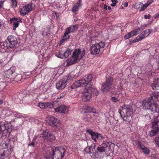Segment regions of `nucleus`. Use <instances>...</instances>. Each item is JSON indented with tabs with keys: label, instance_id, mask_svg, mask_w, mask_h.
<instances>
[{
	"label": "nucleus",
	"instance_id": "1",
	"mask_svg": "<svg viewBox=\"0 0 159 159\" xmlns=\"http://www.w3.org/2000/svg\"><path fill=\"white\" fill-rule=\"evenodd\" d=\"M92 78L91 75H86L83 79L75 82L71 86L73 89L80 86L85 87L82 92V100L84 102L89 101L91 97L92 92L93 90L91 83Z\"/></svg>",
	"mask_w": 159,
	"mask_h": 159
},
{
	"label": "nucleus",
	"instance_id": "2",
	"mask_svg": "<svg viewBox=\"0 0 159 159\" xmlns=\"http://www.w3.org/2000/svg\"><path fill=\"white\" fill-rule=\"evenodd\" d=\"M66 150L62 148L52 147L47 152V158L50 159H61L64 156Z\"/></svg>",
	"mask_w": 159,
	"mask_h": 159
},
{
	"label": "nucleus",
	"instance_id": "3",
	"mask_svg": "<svg viewBox=\"0 0 159 159\" xmlns=\"http://www.w3.org/2000/svg\"><path fill=\"white\" fill-rule=\"evenodd\" d=\"M119 112L123 120L128 122L131 119L134 113L133 109L129 105H123L120 108Z\"/></svg>",
	"mask_w": 159,
	"mask_h": 159
},
{
	"label": "nucleus",
	"instance_id": "4",
	"mask_svg": "<svg viewBox=\"0 0 159 159\" xmlns=\"http://www.w3.org/2000/svg\"><path fill=\"white\" fill-rule=\"evenodd\" d=\"M85 51L84 49H75L73 52L71 57L68 59V65H71L79 62L84 56Z\"/></svg>",
	"mask_w": 159,
	"mask_h": 159
},
{
	"label": "nucleus",
	"instance_id": "5",
	"mask_svg": "<svg viewBox=\"0 0 159 159\" xmlns=\"http://www.w3.org/2000/svg\"><path fill=\"white\" fill-rule=\"evenodd\" d=\"M142 107L144 109H149L154 112H159L158 104L155 102H153L149 98L147 100L143 101Z\"/></svg>",
	"mask_w": 159,
	"mask_h": 159
},
{
	"label": "nucleus",
	"instance_id": "6",
	"mask_svg": "<svg viewBox=\"0 0 159 159\" xmlns=\"http://www.w3.org/2000/svg\"><path fill=\"white\" fill-rule=\"evenodd\" d=\"M105 46L103 42H100L99 43L94 44L92 45L90 48L91 54L93 55L102 53Z\"/></svg>",
	"mask_w": 159,
	"mask_h": 159
},
{
	"label": "nucleus",
	"instance_id": "7",
	"mask_svg": "<svg viewBox=\"0 0 159 159\" xmlns=\"http://www.w3.org/2000/svg\"><path fill=\"white\" fill-rule=\"evenodd\" d=\"M42 139L44 140L52 142L55 139V137L53 134L51 132L46 130L43 131V132L39 135L38 139L39 141L42 142Z\"/></svg>",
	"mask_w": 159,
	"mask_h": 159
},
{
	"label": "nucleus",
	"instance_id": "8",
	"mask_svg": "<svg viewBox=\"0 0 159 159\" xmlns=\"http://www.w3.org/2000/svg\"><path fill=\"white\" fill-rule=\"evenodd\" d=\"M46 121L50 125L54 128L59 129L61 127L60 121L53 116H48L46 118Z\"/></svg>",
	"mask_w": 159,
	"mask_h": 159
},
{
	"label": "nucleus",
	"instance_id": "9",
	"mask_svg": "<svg viewBox=\"0 0 159 159\" xmlns=\"http://www.w3.org/2000/svg\"><path fill=\"white\" fill-rule=\"evenodd\" d=\"M11 131V129L9 127L7 124L0 122V137L2 136H6L9 134Z\"/></svg>",
	"mask_w": 159,
	"mask_h": 159
},
{
	"label": "nucleus",
	"instance_id": "10",
	"mask_svg": "<svg viewBox=\"0 0 159 159\" xmlns=\"http://www.w3.org/2000/svg\"><path fill=\"white\" fill-rule=\"evenodd\" d=\"M35 7V5L33 3L29 4L22 7L20 9V15L23 16L28 14L29 12L34 9Z\"/></svg>",
	"mask_w": 159,
	"mask_h": 159
},
{
	"label": "nucleus",
	"instance_id": "11",
	"mask_svg": "<svg viewBox=\"0 0 159 159\" xmlns=\"http://www.w3.org/2000/svg\"><path fill=\"white\" fill-rule=\"evenodd\" d=\"M112 84V80L111 78H109L103 84L101 87L102 91L104 92H107L111 88Z\"/></svg>",
	"mask_w": 159,
	"mask_h": 159
},
{
	"label": "nucleus",
	"instance_id": "12",
	"mask_svg": "<svg viewBox=\"0 0 159 159\" xmlns=\"http://www.w3.org/2000/svg\"><path fill=\"white\" fill-rule=\"evenodd\" d=\"M151 32L152 31L150 29L145 30L137 37L136 39L133 40V42L135 43L142 40L145 37H147L151 33Z\"/></svg>",
	"mask_w": 159,
	"mask_h": 159
},
{
	"label": "nucleus",
	"instance_id": "13",
	"mask_svg": "<svg viewBox=\"0 0 159 159\" xmlns=\"http://www.w3.org/2000/svg\"><path fill=\"white\" fill-rule=\"evenodd\" d=\"M7 45L10 48H14L17 44V38L13 35L9 36L7 38Z\"/></svg>",
	"mask_w": 159,
	"mask_h": 159
},
{
	"label": "nucleus",
	"instance_id": "14",
	"mask_svg": "<svg viewBox=\"0 0 159 159\" xmlns=\"http://www.w3.org/2000/svg\"><path fill=\"white\" fill-rule=\"evenodd\" d=\"M77 25H73L67 28L63 36V38L62 40H66L68 39L69 38V36L68 35V34L71 32L74 31L75 29H77L78 28Z\"/></svg>",
	"mask_w": 159,
	"mask_h": 159
},
{
	"label": "nucleus",
	"instance_id": "15",
	"mask_svg": "<svg viewBox=\"0 0 159 159\" xmlns=\"http://www.w3.org/2000/svg\"><path fill=\"white\" fill-rule=\"evenodd\" d=\"M143 30V29L142 27L138 28L125 35L124 36V38L127 39L131 37L136 35L142 31Z\"/></svg>",
	"mask_w": 159,
	"mask_h": 159
},
{
	"label": "nucleus",
	"instance_id": "16",
	"mask_svg": "<svg viewBox=\"0 0 159 159\" xmlns=\"http://www.w3.org/2000/svg\"><path fill=\"white\" fill-rule=\"evenodd\" d=\"M136 145L140 148L145 154L148 155L150 152V150L142 143L140 141L137 140L135 141Z\"/></svg>",
	"mask_w": 159,
	"mask_h": 159
},
{
	"label": "nucleus",
	"instance_id": "17",
	"mask_svg": "<svg viewBox=\"0 0 159 159\" xmlns=\"http://www.w3.org/2000/svg\"><path fill=\"white\" fill-rule=\"evenodd\" d=\"M66 85V80L63 78L56 84V88L58 90H61L64 89Z\"/></svg>",
	"mask_w": 159,
	"mask_h": 159
},
{
	"label": "nucleus",
	"instance_id": "18",
	"mask_svg": "<svg viewBox=\"0 0 159 159\" xmlns=\"http://www.w3.org/2000/svg\"><path fill=\"white\" fill-rule=\"evenodd\" d=\"M10 23L13 24V30H15L16 28L18 27L19 25V22H21V19L19 18H13L10 19Z\"/></svg>",
	"mask_w": 159,
	"mask_h": 159
},
{
	"label": "nucleus",
	"instance_id": "19",
	"mask_svg": "<svg viewBox=\"0 0 159 159\" xmlns=\"http://www.w3.org/2000/svg\"><path fill=\"white\" fill-rule=\"evenodd\" d=\"M55 111L60 113H66L69 110V107L65 106H60L54 108Z\"/></svg>",
	"mask_w": 159,
	"mask_h": 159
},
{
	"label": "nucleus",
	"instance_id": "20",
	"mask_svg": "<svg viewBox=\"0 0 159 159\" xmlns=\"http://www.w3.org/2000/svg\"><path fill=\"white\" fill-rule=\"evenodd\" d=\"M108 143H104L100 145L97 149L98 152L100 153L105 154V151L107 148L108 147Z\"/></svg>",
	"mask_w": 159,
	"mask_h": 159
},
{
	"label": "nucleus",
	"instance_id": "21",
	"mask_svg": "<svg viewBox=\"0 0 159 159\" xmlns=\"http://www.w3.org/2000/svg\"><path fill=\"white\" fill-rule=\"evenodd\" d=\"M153 129L158 130L159 129V115L156 117L152 123Z\"/></svg>",
	"mask_w": 159,
	"mask_h": 159
},
{
	"label": "nucleus",
	"instance_id": "22",
	"mask_svg": "<svg viewBox=\"0 0 159 159\" xmlns=\"http://www.w3.org/2000/svg\"><path fill=\"white\" fill-rule=\"evenodd\" d=\"M159 96V93L158 92H155L152 93L151 96L149 98L153 102H155L158 98Z\"/></svg>",
	"mask_w": 159,
	"mask_h": 159
},
{
	"label": "nucleus",
	"instance_id": "23",
	"mask_svg": "<svg viewBox=\"0 0 159 159\" xmlns=\"http://www.w3.org/2000/svg\"><path fill=\"white\" fill-rule=\"evenodd\" d=\"M7 43L6 42H2L0 44V51L2 52H5L8 48Z\"/></svg>",
	"mask_w": 159,
	"mask_h": 159
},
{
	"label": "nucleus",
	"instance_id": "24",
	"mask_svg": "<svg viewBox=\"0 0 159 159\" xmlns=\"http://www.w3.org/2000/svg\"><path fill=\"white\" fill-rule=\"evenodd\" d=\"M15 72V69L14 67H11V68L6 71L5 72V75L7 78H8L12 73Z\"/></svg>",
	"mask_w": 159,
	"mask_h": 159
},
{
	"label": "nucleus",
	"instance_id": "25",
	"mask_svg": "<svg viewBox=\"0 0 159 159\" xmlns=\"http://www.w3.org/2000/svg\"><path fill=\"white\" fill-rule=\"evenodd\" d=\"M95 151V149L92 147H86L84 149V153H92L94 152V151Z\"/></svg>",
	"mask_w": 159,
	"mask_h": 159
},
{
	"label": "nucleus",
	"instance_id": "26",
	"mask_svg": "<svg viewBox=\"0 0 159 159\" xmlns=\"http://www.w3.org/2000/svg\"><path fill=\"white\" fill-rule=\"evenodd\" d=\"M151 87L153 89H158L159 87V80L155 81L152 84Z\"/></svg>",
	"mask_w": 159,
	"mask_h": 159
},
{
	"label": "nucleus",
	"instance_id": "27",
	"mask_svg": "<svg viewBox=\"0 0 159 159\" xmlns=\"http://www.w3.org/2000/svg\"><path fill=\"white\" fill-rule=\"evenodd\" d=\"M152 2V0H149L144 5H143V6L141 7L140 11H143Z\"/></svg>",
	"mask_w": 159,
	"mask_h": 159
},
{
	"label": "nucleus",
	"instance_id": "28",
	"mask_svg": "<svg viewBox=\"0 0 159 159\" xmlns=\"http://www.w3.org/2000/svg\"><path fill=\"white\" fill-rule=\"evenodd\" d=\"M81 5L82 4L80 2H78L77 4L74 5L72 7V11L75 12L78 11Z\"/></svg>",
	"mask_w": 159,
	"mask_h": 159
},
{
	"label": "nucleus",
	"instance_id": "29",
	"mask_svg": "<svg viewBox=\"0 0 159 159\" xmlns=\"http://www.w3.org/2000/svg\"><path fill=\"white\" fill-rule=\"evenodd\" d=\"M10 118L11 119H12V118L15 117H20V116L18 115V114L16 112H12H12L11 113V114L10 116ZM13 120V119H11V120L10 121V122H11Z\"/></svg>",
	"mask_w": 159,
	"mask_h": 159
},
{
	"label": "nucleus",
	"instance_id": "30",
	"mask_svg": "<svg viewBox=\"0 0 159 159\" xmlns=\"http://www.w3.org/2000/svg\"><path fill=\"white\" fill-rule=\"evenodd\" d=\"M72 50L69 49H67L66 51H65L63 54L64 58H67L70 54Z\"/></svg>",
	"mask_w": 159,
	"mask_h": 159
},
{
	"label": "nucleus",
	"instance_id": "31",
	"mask_svg": "<svg viewBox=\"0 0 159 159\" xmlns=\"http://www.w3.org/2000/svg\"><path fill=\"white\" fill-rule=\"evenodd\" d=\"M96 109L89 107H88L86 108V111L89 112L94 113L96 112Z\"/></svg>",
	"mask_w": 159,
	"mask_h": 159
},
{
	"label": "nucleus",
	"instance_id": "32",
	"mask_svg": "<svg viewBox=\"0 0 159 159\" xmlns=\"http://www.w3.org/2000/svg\"><path fill=\"white\" fill-rule=\"evenodd\" d=\"M6 86V84L4 82L0 83V91H2Z\"/></svg>",
	"mask_w": 159,
	"mask_h": 159
},
{
	"label": "nucleus",
	"instance_id": "33",
	"mask_svg": "<svg viewBox=\"0 0 159 159\" xmlns=\"http://www.w3.org/2000/svg\"><path fill=\"white\" fill-rule=\"evenodd\" d=\"M49 34V30L48 29H45L43 31L42 35L43 36H46L48 35Z\"/></svg>",
	"mask_w": 159,
	"mask_h": 159
},
{
	"label": "nucleus",
	"instance_id": "34",
	"mask_svg": "<svg viewBox=\"0 0 159 159\" xmlns=\"http://www.w3.org/2000/svg\"><path fill=\"white\" fill-rule=\"evenodd\" d=\"M158 130H156V129H153V130H151L150 132V135L151 136H154V135H155L157 131H158Z\"/></svg>",
	"mask_w": 159,
	"mask_h": 159
},
{
	"label": "nucleus",
	"instance_id": "35",
	"mask_svg": "<svg viewBox=\"0 0 159 159\" xmlns=\"http://www.w3.org/2000/svg\"><path fill=\"white\" fill-rule=\"evenodd\" d=\"M45 103H40L39 104L38 106L42 109H46Z\"/></svg>",
	"mask_w": 159,
	"mask_h": 159
},
{
	"label": "nucleus",
	"instance_id": "36",
	"mask_svg": "<svg viewBox=\"0 0 159 159\" xmlns=\"http://www.w3.org/2000/svg\"><path fill=\"white\" fill-rule=\"evenodd\" d=\"M46 108H52L53 107V104L50 102H45Z\"/></svg>",
	"mask_w": 159,
	"mask_h": 159
},
{
	"label": "nucleus",
	"instance_id": "37",
	"mask_svg": "<svg viewBox=\"0 0 159 159\" xmlns=\"http://www.w3.org/2000/svg\"><path fill=\"white\" fill-rule=\"evenodd\" d=\"M12 5L13 7H16L17 5V1L16 0H11Z\"/></svg>",
	"mask_w": 159,
	"mask_h": 159
},
{
	"label": "nucleus",
	"instance_id": "38",
	"mask_svg": "<svg viewBox=\"0 0 159 159\" xmlns=\"http://www.w3.org/2000/svg\"><path fill=\"white\" fill-rule=\"evenodd\" d=\"M97 133H95V132L91 135L93 139L95 141H96L97 139Z\"/></svg>",
	"mask_w": 159,
	"mask_h": 159
},
{
	"label": "nucleus",
	"instance_id": "39",
	"mask_svg": "<svg viewBox=\"0 0 159 159\" xmlns=\"http://www.w3.org/2000/svg\"><path fill=\"white\" fill-rule=\"evenodd\" d=\"M12 111L10 109H8L6 111V113L5 114L6 116H10Z\"/></svg>",
	"mask_w": 159,
	"mask_h": 159
},
{
	"label": "nucleus",
	"instance_id": "40",
	"mask_svg": "<svg viewBox=\"0 0 159 159\" xmlns=\"http://www.w3.org/2000/svg\"><path fill=\"white\" fill-rule=\"evenodd\" d=\"M56 55L58 57L61 58H64V56L63 54H62V52H59V54H56Z\"/></svg>",
	"mask_w": 159,
	"mask_h": 159
},
{
	"label": "nucleus",
	"instance_id": "41",
	"mask_svg": "<svg viewBox=\"0 0 159 159\" xmlns=\"http://www.w3.org/2000/svg\"><path fill=\"white\" fill-rule=\"evenodd\" d=\"M111 1L112 3L111 4V6L112 7H115L118 2V1L116 0H111Z\"/></svg>",
	"mask_w": 159,
	"mask_h": 159
},
{
	"label": "nucleus",
	"instance_id": "42",
	"mask_svg": "<svg viewBox=\"0 0 159 159\" xmlns=\"http://www.w3.org/2000/svg\"><path fill=\"white\" fill-rule=\"evenodd\" d=\"M155 143L158 146H159V137H157L155 138L154 139Z\"/></svg>",
	"mask_w": 159,
	"mask_h": 159
},
{
	"label": "nucleus",
	"instance_id": "43",
	"mask_svg": "<svg viewBox=\"0 0 159 159\" xmlns=\"http://www.w3.org/2000/svg\"><path fill=\"white\" fill-rule=\"evenodd\" d=\"M65 92H63L61 94H60V95H58V96L57 98L58 99L61 98L63 97H64L65 95Z\"/></svg>",
	"mask_w": 159,
	"mask_h": 159
},
{
	"label": "nucleus",
	"instance_id": "44",
	"mask_svg": "<svg viewBox=\"0 0 159 159\" xmlns=\"http://www.w3.org/2000/svg\"><path fill=\"white\" fill-rule=\"evenodd\" d=\"M97 139L99 140H101L103 139V138L104 139V138L103 137V136L101 134L98 133H97Z\"/></svg>",
	"mask_w": 159,
	"mask_h": 159
},
{
	"label": "nucleus",
	"instance_id": "45",
	"mask_svg": "<svg viewBox=\"0 0 159 159\" xmlns=\"http://www.w3.org/2000/svg\"><path fill=\"white\" fill-rule=\"evenodd\" d=\"M112 101L115 102H117L119 101V100L118 98L115 97H113L111 98Z\"/></svg>",
	"mask_w": 159,
	"mask_h": 159
},
{
	"label": "nucleus",
	"instance_id": "46",
	"mask_svg": "<svg viewBox=\"0 0 159 159\" xmlns=\"http://www.w3.org/2000/svg\"><path fill=\"white\" fill-rule=\"evenodd\" d=\"M87 132L89 134L91 135H92L94 132H93L92 130L90 129H88L87 130Z\"/></svg>",
	"mask_w": 159,
	"mask_h": 159
},
{
	"label": "nucleus",
	"instance_id": "47",
	"mask_svg": "<svg viewBox=\"0 0 159 159\" xmlns=\"http://www.w3.org/2000/svg\"><path fill=\"white\" fill-rule=\"evenodd\" d=\"M84 120L85 121H90L89 117H84Z\"/></svg>",
	"mask_w": 159,
	"mask_h": 159
},
{
	"label": "nucleus",
	"instance_id": "48",
	"mask_svg": "<svg viewBox=\"0 0 159 159\" xmlns=\"http://www.w3.org/2000/svg\"><path fill=\"white\" fill-rule=\"evenodd\" d=\"M4 1H0V8H2L3 6V3Z\"/></svg>",
	"mask_w": 159,
	"mask_h": 159
},
{
	"label": "nucleus",
	"instance_id": "49",
	"mask_svg": "<svg viewBox=\"0 0 159 159\" xmlns=\"http://www.w3.org/2000/svg\"><path fill=\"white\" fill-rule=\"evenodd\" d=\"M104 6L105 9L106 10L108 9L109 10H110L111 9V7L109 6H107L106 5H105Z\"/></svg>",
	"mask_w": 159,
	"mask_h": 159
},
{
	"label": "nucleus",
	"instance_id": "50",
	"mask_svg": "<svg viewBox=\"0 0 159 159\" xmlns=\"http://www.w3.org/2000/svg\"><path fill=\"white\" fill-rule=\"evenodd\" d=\"M154 18H159V12L154 15Z\"/></svg>",
	"mask_w": 159,
	"mask_h": 159
},
{
	"label": "nucleus",
	"instance_id": "51",
	"mask_svg": "<svg viewBox=\"0 0 159 159\" xmlns=\"http://www.w3.org/2000/svg\"><path fill=\"white\" fill-rule=\"evenodd\" d=\"M150 17V15H145L144 16V17L145 19H149Z\"/></svg>",
	"mask_w": 159,
	"mask_h": 159
},
{
	"label": "nucleus",
	"instance_id": "52",
	"mask_svg": "<svg viewBox=\"0 0 159 159\" xmlns=\"http://www.w3.org/2000/svg\"><path fill=\"white\" fill-rule=\"evenodd\" d=\"M105 115L108 118H110L111 117V116L109 115V113L108 112H106L105 114Z\"/></svg>",
	"mask_w": 159,
	"mask_h": 159
},
{
	"label": "nucleus",
	"instance_id": "53",
	"mask_svg": "<svg viewBox=\"0 0 159 159\" xmlns=\"http://www.w3.org/2000/svg\"><path fill=\"white\" fill-rule=\"evenodd\" d=\"M39 136L38 137L37 136H34L33 138V141L35 142L36 141V139H37L38 137L39 138Z\"/></svg>",
	"mask_w": 159,
	"mask_h": 159
},
{
	"label": "nucleus",
	"instance_id": "54",
	"mask_svg": "<svg viewBox=\"0 0 159 159\" xmlns=\"http://www.w3.org/2000/svg\"><path fill=\"white\" fill-rule=\"evenodd\" d=\"M6 157L3 154H1V155L0 157L1 158H2V159H4Z\"/></svg>",
	"mask_w": 159,
	"mask_h": 159
},
{
	"label": "nucleus",
	"instance_id": "55",
	"mask_svg": "<svg viewBox=\"0 0 159 159\" xmlns=\"http://www.w3.org/2000/svg\"><path fill=\"white\" fill-rule=\"evenodd\" d=\"M34 142L32 141V142L31 143H30L29 144H28L29 146H34Z\"/></svg>",
	"mask_w": 159,
	"mask_h": 159
},
{
	"label": "nucleus",
	"instance_id": "56",
	"mask_svg": "<svg viewBox=\"0 0 159 159\" xmlns=\"http://www.w3.org/2000/svg\"><path fill=\"white\" fill-rule=\"evenodd\" d=\"M146 117L147 118V117L149 118L150 119H151V118L153 117V116H151V117H150V116H148V115H146Z\"/></svg>",
	"mask_w": 159,
	"mask_h": 159
},
{
	"label": "nucleus",
	"instance_id": "57",
	"mask_svg": "<svg viewBox=\"0 0 159 159\" xmlns=\"http://www.w3.org/2000/svg\"><path fill=\"white\" fill-rule=\"evenodd\" d=\"M124 7H127L128 6V4L127 3L125 2V4L124 5Z\"/></svg>",
	"mask_w": 159,
	"mask_h": 159
},
{
	"label": "nucleus",
	"instance_id": "58",
	"mask_svg": "<svg viewBox=\"0 0 159 159\" xmlns=\"http://www.w3.org/2000/svg\"><path fill=\"white\" fill-rule=\"evenodd\" d=\"M3 102V100H2L0 99V105L2 104Z\"/></svg>",
	"mask_w": 159,
	"mask_h": 159
},
{
	"label": "nucleus",
	"instance_id": "59",
	"mask_svg": "<svg viewBox=\"0 0 159 159\" xmlns=\"http://www.w3.org/2000/svg\"><path fill=\"white\" fill-rule=\"evenodd\" d=\"M98 94H99V92H98H98H97V93H95V94H96V95H97Z\"/></svg>",
	"mask_w": 159,
	"mask_h": 159
},
{
	"label": "nucleus",
	"instance_id": "60",
	"mask_svg": "<svg viewBox=\"0 0 159 159\" xmlns=\"http://www.w3.org/2000/svg\"><path fill=\"white\" fill-rule=\"evenodd\" d=\"M81 1L82 0H79V2H80L81 3Z\"/></svg>",
	"mask_w": 159,
	"mask_h": 159
},
{
	"label": "nucleus",
	"instance_id": "61",
	"mask_svg": "<svg viewBox=\"0 0 159 159\" xmlns=\"http://www.w3.org/2000/svg\"><path fill=\"white\" fill-rule=\"evenodd\" d=\"M2 25L1 23L0 22V27H1L2 26Z\"/></svg>",
	"mask_w": 159,
	"mask_h": 159
},
{
	"label": "nucleus",
	"instance_id": "62",
	"mask_svg": "<svg viewBox=\"0 0 159 159\" xmlns=\"http://www.w3.org/2000/svg\"><path fill=\"white\" fill-rule=\"evenodd\" d=\"M2 63V61H1V60L0 59V64L1 63Z\"/></svg>",
	"mask_w": 159,
	"mask_h": 159
},
{
	"label": "nucleus",
	"instance_id": "63",
	"mask_svg": "<svg viewBox=\"0 0 159 159\" xmlns=\"http://www.w3.org/2000/svg\"><path fill=\"white\" fill-rule=\"evenodd\" d=\"M93 37H91V39L92 40H93V39H92Z\"/></svg>",
	"mask_w": 159,
	"mask_h": 159
},
{
	"label": "nucleus",
	"instance_id": "64",
	"mask_svg": "<svg viewBox=\"0 0 159 159\" xmlns=\"http://www.w3.org/2000/svg\"><path fill=\"white\" fill-rule=\"evenodd\" d=\"M136 106H135V110H136Z\"/></svg>",
	"mask_w": 159,
	"mask_h": 159
}]
</instances>
